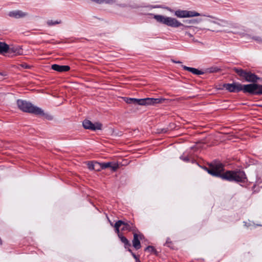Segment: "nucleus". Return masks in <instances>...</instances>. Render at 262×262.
<instances>
[{"instance_id": "24", "label": "nucleus", "mask_w": 262, "mask_h": 262, "mask_svg": "<svg viewBox=\"0 0 262 262\" xmlns=\"http://www.w3.org/2000/svg\"><path fill=\"white\" fill-rule=\"evenodd\" d=\"M192 73L195 75H202L204 74V72L199 70L198 69H196L195 68H193V70L192 71Z\"/></svg>"}, {"instance_id": "19", "label": "nucleus", "mask_w": 262, "mask_h": 262, "mask_svg": "<svg viewBox=\"0 0 262 262\" xmlns=\"http://www.w3.org/2000/svg\"><path fill=\"white\" fill-rule=\"evenodd\" d=\"M165 101L164 98H152L151 105H154L156 104L162 103Z\"/></svg>"}, {"instance_id": "30", "label": "nucleus", "mask_w": 262, "mask_h": 262, "mask_svg": "<svg viewBox=\"0 0 262 262\" xmlns=\"http://www.w3.org/2000/svg\"><path fill=\"white\" fill-rule=\"evenodd\" d=\"M20 66L25 69H29L30 66L26 63H23L20 64Z\"/></svg>"}, {"instance_id": "20", "label": "nucleus", "mask_w": 262, "mask_h": 262, "mask_svg": "<svg viewBox=\"0 0 262 262\" xmlns=\"http://www.w3.org/2000/svg\"><path fill=\"white\" fill-rule=\"evenodd\" d=\"M99 165V163L97 162H89L88 163V167L90 170H95V167Z\"/></svg>"}, {"instance_id": "14", "label": "nucleus", "mask_w": 262, "mask_h": 262, "mask_svg": "<svg viewBox=\"0 0 262 262\" xmlns=\"http://www.w3.org/2000/svg\"><path fill=\"white\" fill-rule=\"evenodd\" d=\"M120 224H122V220H118L117 221L114 225H113V223H111V225L113 226L115 228V232L117 234L118 236H119L120 235L122 234L120 232V227H121Z\"/></svg>"}, {"instance_id": "7", "label": "nucleus", "mask_w": 262, "mask_h": 262, "mask_svg": "<svg viewBox=\"0 0 262 262\" xmlns=\"http://www.w3.org/2000/svg\"><path fill=\"white\" fill-rule=\"evenodd\" d=\"M223 86L226 90L232 93L240 92L243 89V85L238 82L226 83L223 85Z\"/></svg>"}, {"instance_id": "9", "label": "nucleus", "mask_w": 262, "mask_h": 262, "mask_svg": "<svg viewBox=\"0 0 262 262\" xmlns=\"http://www.w3.org/2000/svg\"><path fill=\"white\" fill-rule=\"evenodd\" d=\"M121 226H123V227L121 229V230L123 231H133L136 232L137 230V228L132 222L127 221H122V224H120Z\"/></svg>"}, {"instance_id": "28", "label": "nucleus", "mask_w": 262, "mask_h": 262, "mask_svg": "<svg viewBox=\"0 0 262 262\" xmlns=\"http://www.w3.org/2000/svg\"><path fill=\"white\" fill-rule=\"evenodd\" d=\"M182 67H183L184 70L188 71H189V72H190L191 73H192V71L193 70V69L194 68L188 67H187V66H182Z\"/></svg>"}, {"instance_id": "10", "label": "nucleus", "mask_w": 262, "mask_h": 262, "mask_svg": "<svg viewBox=\"0 0 262 262\" xmlns=\"http://www.w3.org/2000/svg\"><path fill=\"white\" fill-rule=\"evenodd\" d=\"M134 238L132 241L133 247L137 250L141 248V244L140 240L142 239L143 235L142 233H137L136 232H133Z\"/></svg>"}, {"instance_id": "22", "label": "nucleus", "mask_w": 262, "mask_h": 262, "mask_svg": "<svg viewBox=\"0 0 262 262\" xmlns=\"http://www.w3.org/2000/svg\"><path fill=\"white\" fill-rule=\"evenodd\" d=\"M184 22L186 23L187 24L190 25L198 24L199 22V20L198 19H193L190 20H186L184 21Z\"/></svg>"}, {"instance_id": "27", "label": "nucleus", "mask_w": 262, "mask_h": 262, "mask_svg": "<svg viewBox=\"0 0 262 262\" xmlns=\"http://www.w3.org/2000/svg\"><path fill=\"white\" fill-rule=\"evenodd\" d=\"M145 250L148 251L149 252H153L155 251V249L153 246H149L147 247H146Z\"/></svg>"}, {"instance_id": "11", "label": "nucleus", "mask_w": 262, "mask_h": 262, "mask_svg": "<svg viewBox=\"0 0 262 262\" xmlns=\"http://www.w3.org/2000/svg\"><path fill=\"white\" fill-rule=\"evenodd\" d=\"M8 16L15 19H19L27 17L28 16V13L21 10H17L10 11L8 13Z\"/></svg>"}, {"instance_id": "15", "label": "nucleus", "mask_w": 262, "mask_h": 262, "mask_svg": "<svg viewBox=\"0 0 262 262\" xmlns=\"http://www.w3.org/2000/svg\"><path fill=\"white\" fill-rule=\"evenodd\" d=\"M9 49L8 45L4 42L0 41V54H4L8 52Z\"/></svg>"}, {"instance_id": "2", "label": "nucleus", "mask_w": 262, "mask_h": 262, "mask_svg": "<svg viewBox=\"0 0 262 262\" xmlns=\"http://www.w3.org/2000/svg\"><path fill=\"white\" fill-rule=\"evenodd\" d=\"M154 18L159 23L164 24L167 26L172 28H178L181 27V29L183 31H187V30H192L195 32L198 29L197 27H193L191 25H185L182 24L176 18L164 16L161 15H154Z\"/></svg>"}, {"instance_id": "12", "label": "nucleus", "mask_w": 262, "mask_h": 262, "mask_svg": "<svg viewBox=\"0 0 262 262\" xmlns=\"http://www.w3.org/2000/svg\"><path fill=\"white\" fill-rule=\"evenodd\" d=\"M99 166L101 169H106L111 168V169L115 171L119 168V165L117 163H113L112 162L99 163Z\"/></svg>"}, {"instance_id": "23", "label": "nucleus", "mask_w": 262, "mask_h": 262, "mask_svg": "<svg viewBox=\"0 0 262 262\" xmlns=\"http://www.w3.org/2000/svg\"><path fill=\"white\" fill-rule=\"evenodd\" d=\"M61 20L53 21L52 20H49L47 21V23L48 26H51L59 24L61 23Z\"/></svg>"}, {"instance_id": "17", "label": "nucleus", "mask_w": 262, "mask_h": 262, "mask_svg": "<svg viewBox=\"0 0 262 262\" xmlns=\"http://www.w3.org/2000/svg\"><path fill=\"white\" fill-rule=\"evenodd\" d=\"M118 237L120 238V241L122 243L124 244V247L125 248H128L130 246V244L128 240L123 235V234L120 235Z\"/></svg>"}, {"instance_id": "1", "label": "nucleus", "mask_w": 262, "mask_h": 262, "mask_svg": "<svg viewBox=\"0 0 262 262\" xmlns=\"http://www.w3.org/2000/svg\"><path fill=\"white\" fill-rule=\"evenodd\" d=\"M224 165L219 162H215L209 164L208 168L205 169L211 175L221 178L223 180L229 181L245 183L247 177L244 171L241 170L227 171L224 170Z\"/></svg>"}, {"instance_id": "21", "label": "nucleus", "mask_w": 262, "mask_h": 262, "mask_svg": "<svg viewBox=\"0 0 262 262\" xmlns=\"http://www.w3.org/2000/svg\"><path fill=\"white\" fill-rule=\"evenodd\" d=\"M165 245H166L167 247L170 248L171 249H176L175 246H174L173 243L171 241L170 238H169V237H168L167 238V240H166V243H165Z\"/></svg>"}, {"instance_id": "18", "label": "nucleus", "mask_w": 262, "mask_h": 262, "mask_svg": "<svg viewBox=\"0 0 262 262\" xmlns=\"http://www.w3.org/2000/svg\"><path fill=\"white\" fill-rule=\"evenodd\" d=\"M139 99L136 98H125V101L128 104H139Z\"/></svg>"}, {"instance_id": "34", "label": "nucleus", "mask_w": 262, "mask_h": 262, "mask_svg": "<svg viewBox=\"0 0 262 262\" xmlns=\"http://www.w3.org/2000/svg\"><path fill=\"white\" fill-rule=\"evenodd\" d=\"M173 62H175V63H181V62L180 61H173Z\"/></svg>"}, {"instance_id": "6", "label": "nucleus", "mask_w": 262, "mask_h": 262, "mask_svg": "<svg viewBox=\"0 0 262 262\" xmlns=\"http://www.w3.org/2000/svg\"><path fill=\"white\" fill-rule=\"evenodd\" d=\"M174 15L179 18L192 17L201 16L202 15L194 11L178 10L175 11Z\"/></svg>"}, {"instance_id": "26", "label": "nucleus", "mask_w": 262, "mask_h": 262, "mask_svg": "<svg viewBox=\"0 0 262 262\" xmlns=\"http://www.w3.org/2000/svg\"><path fill=\"white\" fill-rule=\"evenodd\" d=\"M116 0H97V3H111L113 2H115Z\"/></svg>"}, {"instance_id": "31", "label": "nucleus", "mask_w": 262, "mask_h": 262, "mask_svg": "<svg viewBox=\"0 0 262 262\" xmlns=\"http://www.w3.org/2000/svg\"><path fill=\"white\" fill-rule=\"evenodd\" d=\"M181 159H182L183 161H189V159L188 157H184V158H182V157H181Z\"/></svg>"}, {"instance_id": "29", "label": "nucleus", "mask_w": 262, "mask_h": 262, "mask_svg": "<svg viewBox=\"0 0 262 262\" xmlns=\"http://www.w3.org/2000/svg\"><path fill=\"white\" fill-rule=\"evenodd\" d=\"M219 70V69L217 68H211L209 69L210 72H216Z\"/></svg>"}, {"instance_id": "33", "label": "nucleus", "mask_w": 262, "mask_h": 262, "mask_svg": "<svg viewBox=\"0 0 262 262\" xmlns=\"http://www.w3.org/2000/svg\"><path fill=\"white\" fill-rule=\"evenodd\" d=\"M254 39L255 40H259V37H254Z\"/></svg>"}, {"instance_id": "32", "label": "nucleus", "mask_w": 262, "mask_h": 262, "mask_svg": "<svg viewBox=\"0 0 262 262\" xmlns=\"http://www.w3.org/2000/svg\"><path fill=\"white\" fill-rule=\"evenodd\" d=\"M132 255L135 258L137 259V256L135 254L132 253Z\"/></svg>"}, {"instance_id": "8", "label": "nucleus", "mask_w": 262, "mask_h": 262, "mask_svg": "<svg viewBox=\"0 0 262 262\" xmlns=\"http://www.w3.org/2000/svg\"><path fill=\"white\" fill-rule=\"evenodd\" d=\"M83 126L84 128L92 130L101 129L102 124L100 123H93L89 120H84L83 121Z\"/></svg>"}, {"instance_id": "4", "label": "nucleus", "mask_w": 262, "mask_h": 262, "mask_svg": "<svg viewBox=\"0 0 262 262\" xmlns=\"http://www.w3.org/2000/svg\"><path fill=\"white\" fill-rule=\"evenodd\" d=\"M233 70L241 77L249 82L255 83L259 79L255 74L252 73L250 72H247L242 69L234 68Z\"/></svg>"}, {"instance_id": "25", "label": "nucleus", "mask_w": 262, "mask_h": 262, "mask_svg": "<svg viewBox=\"0 0 262 262\" xmlns=\"http://www.w3.org/2000/svg\"><path fill=\"white\" fill-rule=\"evenodd\" d=\"M198 30V29L195 30V32H193L192 30H188V31L185 32V34L188 35L189 37H193L192 33H195V32H196Z\"/></svg>"}, {"instance_id": "5", "label": "nucleus", "mask_w": 262, "mask_h": 262, "mask_svg": "<svg viewBox=\"0 0 262 262\" xmlns=\"http://www.w3.org/2000/svg\"><path fill=\"white\" fill-rule=\"evenodd\" d=\"M242 91L244 93H249L256 95L262 94V85L252 83L243 85Z\"/></svg>"}, {"instance_id": "13", "label": "nucleus", "mask_w": 262, "mask_h": 262, "mask_svg": "<svg viewBox=\"0 0 262 262\" xmlns=\"http://www.w3.org/2000/svg\"><path fill=\"white\" fill-rule=\"evenodd\" d=\"M52 69L58 72H64L69 71L70 68L69 66L54 64L52 65Z\"/></svg>"}, {"instance_id": "3", "label": "nucleus", "mask_w": 262, "mask_h": 262, "mask_svg": "<svg viewBox=\"0 0 262 262\" xmlns=\"http://www.w3.org/2000/svg\"><path fill=\"white\" fill-rule=\"evenodd\" d=\"M18 108L24 112L34 114L37 115H43V111L41 108L34 106L30 102L18 99L17 101Z\"/></svg>"}, {"instance_id": "16", "label": "nucleus", "mask_w": 262, "mask_h": 262, "mask_svg": "<svg viewBox=\"0 0 262 262\" xmlns=\"http://www.w3.org/2000/svg\"><path fill=\"white\" fill-rule=\"evenodd\" d=\"M152 98H146L144 99H139V105H151Z\"/></svg>"}]
</instances>
